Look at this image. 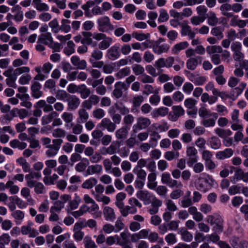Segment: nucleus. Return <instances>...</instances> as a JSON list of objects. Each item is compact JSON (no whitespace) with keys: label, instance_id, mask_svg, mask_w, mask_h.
Listing matches in <instances>:
<instances>
[{"label":"nucleus","instance_id":"obj_34","mask_svg":"<svg viewBox=\"0 0 248 248\" xmlns=\"http://www.w3.org/2000/svg\"><path fill=\"white\" fill-rule=\"evenodd\" d=\"M103 40V41L99 43L98 47L101 50H105L109 47L112 43V39L109 37H106Z\"/></svg>","mask_w":248,"mask_h":248},{"label":"nucleus","instance_id":"obj_12","mask_svg":"<svg viewBox=\"0 0 248 248\" xmlns=\"http://www.w3.org/2000/svg\"><path fill=\"white\" fill-rule=\"evenodd\" d=\"M52 40L53 38L51 33L47 32L39 36L37 43L43 44L49 46L52 42Z\"/></svg>","mask_w":248,"mask_h":248},{"label":"nucleus","instance_id":"obj_9","mask_svg":"<svg viewBox=\"0 0 248 248\" xmlns=\"http://www.w3.org/2000/svg\"><path fill=\"white\" fill-rule=\"evenodd\" d=\"M71 62L72 64L77 69L84 70L87 67V62L85 60H80L77 56H73L71 58Z\"/></svg>","mask_w":248,"mask_h":248},{"label":"nucleus","instance_id":"obj_19","mask_svg":"<svg viewBox=\"0 0 248 248\" xmlns=\"http://www.w3.org/2000/svg\"><path fill=\"white\" fill-rule=\"evenodd\" d=\"M162 204L161 200L155 198L151 203V208L149 210V212L151 215H155L158 213V208Z\"/></svg>","mask_w":248,"mask_h":248},{"label":"nucleus","instance_id":"obj_4","mask_svg":"<svg viewBox=\"0 0 248 248\" xmlns=\"http://www.w3.org/2000/svg\"><path fill=\"white\" fill-rule=\"evenodd\" d=\"M3 75L8 78L6 83L8 86L16 88V70L14 71L12 68H8L4 73Z\"/></svg>","mask_w":248,"mask_h":248},{"label":"nucleus","instance_id":"obj_37","mask_svg":"<svg viewBox=\"0 0 248 248\" xmlns=\"http://www.w3.org/2000/svg\"><path fill=\"white\" fill-rule=\"evenodd\" d=\"M112 107H114L115 108V109L119 110L120 112L122 115H128L129 114V109L126 107L122 103L120 104L118 103H115Z\"/></svg>","mask_w":248,"mask_h":248},{"label":"nucleus","instance_id":"obj_15","mask_svg":"<svg viewBox=\"0 0 248 248\" xmlns=\"http://www.w3.org/2000/svg\"><path fill=\"white\" fill-rule=\"evenodd\" d=\"M149 132L151 137L149 142L151 144V147L154 148L157 145V141L161 138V136L159 135L157 131L153 129H150Z\"/></svg>","mask_w":248,"mask_h":248},{"label":"nucleus","instance_id":"obj_14","mask_svg":"<svg viewBox=\"0 0 248 248\" xmlns=\"http://www.w3.org/2000/svg\"><path fill=\"white\" fill-rule=\"evenodd\" d=\"M100 125L101 126L106 128L110 132H113L116 128L115 124L112 122L109 119L107 118L102 120Z\"/></svg>","mask_w":248,"mask_h":248},{"label":"nucleus","instance_id":"obj_5","mask_svg":"<svg viewBox=\"0 0 248 248\" xmlns=\"http://www.w3.org/2000/svg\"><path fill=\"white\" fill-rule=\"evenodd\" d=\"M41 173L40 171H30L29 173L25 176V179L27 180L28 186L30 188L33 187V185L37 181L33 179L35 178L37 180H39L41 178Z\"/></svg>","mask_w":248,"mask_h":248},{"label":"nucleus","instance_id":"obj_43","mask_svg":"<svg viewBox=\"0 0 248 248\" xmlns=\"http://www.w3.org/2000/svg\"><path fill=\"white\" fill-rule=\"evenodd\" d=\"M63 207V202L59 200L55 201L54 203V205L50 208V212H52V211L59 212Z\"/></svg>","mask_w":248,"mask_h":248},{"label":"nucleus","instance_id":"obj_30","mask_svg":"<svg viewBox=\"0 0 248 248\" xmlns=\"http://www.w3.org/2000/svg\"><path fill=\"white\" fill-rule=\"evenodd\" d=\"M89 161L87 158H83L81 162L76 165L75 170L78 172L83 171L89 165Z\"/></svg>","mask_w":248,"mask_h":248},{"label":"nucleus","instance_id":"obj_1","mask_svg":"<svg viewBox=\"0 0 248 248\" xmlns=\"http://www.w3.org/2000/svg\"><path fill=\"white\" fill-rule=\"evenodd\" d=\"M97 23L98 30L100 31L107 32L114 29V26L110 23V19L107 16L99 17L97 20Z\"/></svg>","mask_w":248,"mask_h":248},{"label":"nucleus","instance_id":"obj_40","mask_svg":"<svg viewBox=\"0 0 248 248\" xmlns=\"http://www.w3.org/2000/svg\"><path fill=\"white\" fill-rule=\"evenodd\" d=\"M169 18V15L167 11L164 9H161L159 11V16L158 18L159 23H162L167 21Z\"/></svg>","mask_w":248,"mask_h":248},{"label":"nucleus","instance_id":"obj_55","mask_svg":"<svg viewBox=\"0 0 248 248\" xmlns=\"http://www.w3.org/2000/svg\"><path fill=\"white\" fill-rule=\"evenodd\" d=\"M133 172L137 175L138 179L146 180V172L142 169H136L134 168L133 170Z\"/></svg>","mask_w":248,"mask_h":248},{"label":"nucleus","instance_id":"obj_20","mask_svg":"<svg viewBox=\"0 0 248 248\" xmlns=\"http://www.w3.org/2000/svg\"><path fill=\"white\" fill-rule=\"evenodd\" d=\"M58 113L56 111H52L47 115H45L42 117L41 123L43 125L49 124L54 118L58 117Z\"/></svg>","mask_w":248,"mask_h":248},{"label":"nucleus","instance_id":"obj_24","mask_svg":"<svg viewBox=\"0 0 248 248\" xmlns=\"http://www.w3.org/2000/svg\"><path fill=\"white\" fill-rule=\"evenodd\" d=\"M206 18H207V23L210 26H215L218 23V18L216 14L212 11H210L207 14Z\"/></svg>","mask_w":248,"mask_h":248},{"label":"nucleus","instance_id":"obj_7","mask_svg":"<svg viewBox=\"0 0 248 248\" xmlns=\"http://www.w3.org/2000/svg\"><path fill=\"white\" fill-rule=\"evenodd\" d=\"M66 101L69 109L75 110L79 106L80 101L79 98L75 95H70L67 98Z\"/></svg>","mask_w":248,"mask_h":248},{"label":"nucleus","instance_id":"obj_58","mask_svg":"<svg viewBox=\"0 0 248 248\" xmlns=\"http://www.w3.org/2000/svg\"><path fill=\"white\" fill-rule=\"evenodd\" d=\"M49 26L52 29V31L54 33H57L60 31L58 21L56 18H54L49 22Z\"/></svg>","mask_w":248,"mask_h":248},{"label":"nucleus","instance_id":"obj_64","mask_svg":"<svg viewBox=\"0 0 248 248\" xmlns=\"http://www.w3.org/2000/svg\"><path fill=\"white\" fill-rule=\"evenodd\" d=\"M167 210L170 212H174L178 210L176 205L174 202L171 200H168L166 202Z\"/></svg>","mask_w":248,"mask_h":248},{"label":"nucleus","instance_id":"obj_35","mask_svg":"<svg viewBox=\"0 0 248 248\" xmlns=\"http://www.w3.org/2000/svg\"><path fill=\"white\" fill-rule=\"evenodd\" d=\"M97 180L94 178H91L86 180L82 184V187L86 189H91L96 185Z\"/></svg>","mask_w":248,"mask_h":248},{"label":"nucleus","instance_id":"obj_16","mask_svg":"<svg viewBox=\"0 0 248 248\" xmlns=\"http://www.w3.org/2000/svg\"><path fill=\"white\" fill-rule=\"evenodd\" d=\"M168 108L162 107L154 109L151 113V115L153 118H156L159 116H165L168 113Z\"/></svg>","mask_w":248,"mask_h":248},{"label":"nucleus","instance_id":"obj_50","mask_svg":"<svg viewBox=\"0 0 248 248\" xmlns=\"http://www.w3.org/2000/svg\"><path fill=\"white\" fill-rule=\"evenodd\" d=\"M46 148H47L48 149L46 151V154L47 156L49 157L54 156L58 153L59 150L51 146V145L46 146Z\"/></svg>","mask_w":248,"mask_h":248},{"label":"nucleus","instance_id":"obj_36","mask_svg":"<svg viewBox=\"0 0 248 248\" xmlns=\"http://www.w3.org/2000/svg\"><path fill=\"white\" fill-rule=\"evenodd\" d=\"M71 22L68 19H63L61 21V25L60 27V30L64 31L65 33H67L71 30Z\"/></svg>","mask_w":248,"mask_h":248},{"label":"nucleus","instance_id":"obj_61","mask_svg":"<svg viewBox=\"0 0 248 248\" xmlns=\"http://www.w3.org/2000/svg\"><path fill=\"white\" fill-rule=\"evenodd\" d=\"M105 115V111L102 108H96L93 112V116L98 119H100L104 117Z\"/></svg>","mask_w":248,"mask_h":248},{"label":"nucleus","instance_id":"obj_48","mask_svg":"<svg viewBox=\"0 0 248 248\" xmlns=\"http://www.w3.org/2000/svg\"><path fill=\"white\" fill-rule=\"evenodd\" d=\"M137 211V208L134 206H125V209H123L122 211V215L124 217H126L129 213L133 214Z\"/></svg>","mask_w":248,"mask_h":248},{"label":"nucleus","instance_id":"obj_62","mask_svg":"<svg viewBox=\"0 0 248 248\" xmlns=\"http://www.w3.org/2000/svg\"><path fill=\"white\" fill-rule=\"evenodd\" d=\"M196 10L198 14L201 17H206L207 12L208 11L207 8L204 5H200L196 8Z\"/></svg>","mask_w":248,"mask_h":248},{"label":"nucleus","instance_id":"obj_63","mask_svg":"<svg viewBox=\"0 0 248 248\" xmlns=\"http://www.w3.org/2000/svg\"><path fill=\"white\" fill-rule=\"evenodd\" d=\"M206 81V78L204 76H199L197 75L196 78L192 80V82L195 85H202Z\"/></svg>","mask_w":248,"mask_h":248},{"label":"nucleus","instance_id":"obj_52","mask_svg":"<svg viewBox=\"0 0 248 248\" xmlns=\"http://www.w3.org/2000/svg\"><path fill=\"white\" fill-rule=\"evenodd\" d=\"M120 145L118 143L113 142L109 147H108V150L109 155H113L115 153H118L119 151Z\"/></svg>","mask_w":248,"mask_h":248},{"label":"nucleus","instance_id":"obj_47","mask_svg":"<svg viewBox=\"0 0 248 248\" xmlns=\"http://www.w3.org/2000/svg\"><path fill=\"white\" fill-rule=\"evenodd\" d=\"M133 37L135 38L136 40L139 41H142L143 40L147 39L150 36L149 33H138L137 32H133L132 34Z\"/></svg>","mask_w":248,"mask_h":248},{"label":"nucleus","instance_id":"obj_22","mask_svg":"<svg viewBox=\"0 0 248 248\" xmlns=\"http://www.w3.org/2000/svg\"><path fill=\"white\" fill-rule=\"evenodd\" d=\"M92 205L89 207L86 205H84L83 208L85 209V212L88 211L89 213H92L94 217H98L101 216V213L100 212H97L99 209L98 205L95 203H92Z\"/></svg>","mask_w":248,"mask_h":248},{"label":"nucleus","instance_id":"obj_17","mask_svg":"<svg viewBox=\"0 0 248 248\" xmlns=\"http://www.w3.org/2000/svg\"><path fill=\"white\" fill-rule=\"evenodd\" d=\"M222 16L228 18L233 16V13L230 12L232 10V5L229 3H224L221 5L219 8Z\"/></svg>","mask_w":248,"mask_h":248},{"label":"nucleus","instance_id":"obj_23","mask_svg":"<svg viewBox=\"0 0 248 248\" xmlns=\"http://www.w3.org/2000/svg\"><path fill=\"white\" fill-rule=\"evenodd\" d=\"M120 56V53L118 47L113 46L108 50V57L109 59L114 61L119 58Z\"/></svg>","mask_w":248,"mask_h":248},{"label":"nucleus","instance_id":"obj_28","mask_svg":"<svg viewBox=\"0 0 248 248\" xmlns=\"http://www.w3.org/2000/svg\"><path fill=\"white\" fill-rule=\"evenodd\" d=\"M78 93L80 94V97L82 99H86L91 94V91L85 84L79 85Z\"/></svg>","mask_w":248,"mask_h":248},{"label":"nucleus","instance_id":"obj_51","mask_svg":"<svg viewBox=\"0 0 248 248\" xmlns=\"http://www.w3.org/2000/svg\"><path fill=\"white\" fill-rule=\"evenodd\" d=\"M206 17H201L199 16H193L190 18L191 24L194 26H198L203 23L205 20Z\"/></svg>","mask_w":248,"mask_h":248},{"label":"nucleus","instance_id":"obj_18","mask_svg":"<svg viewBox=\"0 0 248 248\" xmlns=\"http://www.w3.org/2000/svg\"><path fill=\"white\" fill-rule=\"evenodd\" d=\"M103 214L105 219L107 221H113L116 218L113 209L108 206L104 208Z\"/></svg>","mask_w":248,"mask_h":248},{"label":"nucleus","instance_id":"obj_41","mask_svg":"<svg viewBox=\"0 0 248 248\" xmlns=\"http://www.w3.org/2000/svg\"><path fill=\"white\" fill-rule=\"evenodd\" d=\"M209 143L211 147L215 150L219 149L221 144L220 140L216 137H212L209 140Z\"/></svg>","mask_w":248,"mask_h":248},{"label":"nucleus","instance_id":"obj_59","mask_svg":"<svg viewBox=\"0 0 248 248\" xmlns=\"http://www.w3.org/2000/svg\"><path fill=\"white\" fill-rule=\"evenodd\" d=\"M172 110L173 113L179 117L185 113V110L181 106H174L172 107Z\"/></svg>","mask_w":248,"mask_h":248},{"label":"nucleus","instance_id":"obj_38","mask_svg":"<svg viewBox=\"0 0 248 248\" xmlns=\"http://www.w3.org/2000/svg\"><path fill=\"white\" fill-rule=\"evenodd\" d=\"M188 45V43L186 41L180 42L174 46L172 51L174 54H177L180 50L186 48Z\"/></svg>","mask_w":248,"mask_h":248},{"label":"nucleus","instance_id":"obj_45","mask_svg":"<svg viewBox=\"0 0 248 248\" xmlns=\"http://www.w3.org/2000/svg\"><path fill=\"white\" fill-rule=\"evenodd\" d=\"M132 69L134 72V73L136 75H140L141 76L144 73V67L140 64H134L132 66Z\"/></svg>","mask_w":248,"mask_h":248},{"label":"nucleus","instance_id":"obj_11","mask_svg":"<svg viewBox=\"0 0 248 248\" xmlns=\"http://www.w3.org/2000/svg\"><path fill=\"white\" fill-rule=\"evenodd\" d=\"M202 62V58L200 56H196L194 58H190L187 60L186 67L188 69L194 70L197 67L198 63L201 64Z\"/></svg>","mask_w":248,"mask_h":248},{"label":"nucleus","instance_id":"obj_49","mask_svg":"<svg viewBox=\"0 0 248 248\" xmlns=\"http://www.w3.org/2000/svg\"><path fill=\"white\" fill-rule=\"evenodd\" d=\"M120 236L121 237L118 236V245L121 246L126 245L128 239L127 234L124 232H122L121 233Z\"/></svg>","mask_w":248,"mask_h":248},{"label":"nucleus","instance_id":"obj_33","mask_svg":"<svg viewBox=\"0 0 248 248\" xmlns=\"http://www.w3.org/2000/svg\"><path fill=\"white\" fill-rule=\"evenodd\" d=\"M215 132L219 137L225 139L232 134V132L229 129H223L217 128L215 129Z\"/></svg>","mask_w":248,"mask_h":248},{"label":"nucleus","instance_id":"obj_13","mask_svg":"<svg viewBox=\"0 0 248 248\" xmlns=\"http://www.w3.org/2000/svg\"><path fill=\"white\" fill-rule=\"evenodd\" d=\"M108 112L115 125L120 124L122 120L121 116L120 114L117 113V111L114 107H110L108 109Z\"/></svg>","mask_w":248,"mask_h":248},{"label":"nucleus","instance_id":"obj_56","mask_svg":"<svg viewBox=\"0 0 248 248\" xmlns=\"http://www.w3.org/2000/svg\"><path fill=\"white\" fill-rule=\"evenodd\" d=\"M211 33L213 35L217 36L218 39H222L224 37L221 29L219 27H216L213 28Z\"/></svg>","mask_w":248,"mask_h":248},{"label":"nucleus","instance_id":"obj_6","mask_svg":"<svg viewBox=\"0 0 248 248\" xmlns=\"http://www.w3.org/2000/svg\"><path fill=\"white\" fill-rule=\"evenodd\" d=\"M32 84L31 87V94L32 97L34 98H39L41 97L43 94V92L40 90L41 85L37 81H32Z\"/></svg>","mask_w":248,"mask_h":248},{"label":"nucleus","instance_id":"obj_27","mask_svg":"<svg viewBox=\"0 0 248 248\" xmlns=\"http://www.w3.org/2000/svg\"><path fill=\"white\" fill-rule=\"evenodd\" d=\"M223 220L222 218L220 215L217 214H214L213 215L208 216L206 221L211 225H214L221 221H223Z\"/></svg>","mask_w":248,"mask_h":248},{"label":"nucleus","instance_id":"obj_25","mask_svg":"<svg viewBox=\"0 0 248 248\" xmlns=\"http://www.w3.org/2000/svg\"><path fill=\"white\" fill-rule=\"evenodd\" d=\"M102 167L101 165L95 164L88 166L86 173L87 175H92L93 174H97L100 173L102 170Z\"/></svg>","mask_w":248,"mask_h":248},{"label":"nucleus","instance_id":"obj_8","mask_svg":"<svg viewBox=\"0 0 248 248\" xmlns=\"http://www.w3.org/2000/svg\"><path fill=\"white\" fill-rule=\"evenodd\" d=\"M125 84L121 81H118L114 85V89L112 92L113 96L119 99L122 97L123 94V90L125 87Z\"/></svg>","mask_w":248,"mask_h":248},{"label":"nucleus","instance_id":"obj_10","mask_svg":"<svg viewBox=\"0 0 248 248\" xmlns=\"http://www.w3.org/2000/svg\"><path fill=\"white\" fill-rule=\"evenodd\" d=\"M170 48V46L167 44L164 43L163 44L154 43L153 46V51L156 54L160 55L163 53L168 52Z\"/></svg>","mask_w":248,"mask_h":248},{"label":"nucleus","instance_id":"obj_44","mask_svg":"<svg viewBox=\"0 0 248 248\" xmlns=\"http://www.w3.org/2000/svg\"><path fill=\"white\" fill-rule=\"evenodd\" d=\"M242 93V89L237 87L235 88H233L230 91V98L231 99L232 101H234L236 99L237 97L241 94Z\"/></svg>","mask_w":248,"mask_h":248},{"label":"nucleus","instance_id":"obj_42","mask_svg":"<svg viewBox=\"0 0 248 248\" xmlns=\"http://www.w3.org/2000/svg\"><path fill=\"white\" fill-rule=\"evenodd\" d=\"M75 44L72 41H69L67 46L64 49V53L67 55H70L75 52Z\"/></svg>","mask_w":248,"mask_h":248},{"label":"nucleus","instance_id":"obj_2","mask_svg":"<svg viewBox=\"0 0 248 248\" xmlns=\"http://www.w3.org/2000/svg\"><path fill=\"white\" fill-rule=\"evenodd\" d=\"M150 120L146 117H140L137 119V123L133 125L132 131L137 133L139 131L144 129L151 124Z\"/></svg>","mask_w":248,"mask_h":248},{"label":"nucleus","instance_id":"obj_54","mask_svg":"<svg viewBox=\"0 0 248 248\" xmlns=\"http://www.w3.org/2000/svg\"><path fill=\"white\" fill-rule=\"evenodd\" d=\"M207 52L209 54H213L215 53H221L222 51V47L219 46H208L206 47Z\"/></svg>","mask_w":248,"mask_h":248},{"label":"nucleus","instance_id":"obj_39","mask_svg":"<svg viewBox=\"0 0 248 248\" xmlns=\"http://www.w3.org/2000/svg\"><path fill=\"white\" fill-rule=\"evenodd\" d=\"M131 71L129 67H125L119 70L116 73V77L118 79H121L130 74Z\"/></svg>","mask_w":248,"mask_h":248},{"label":"nucleus","instance_id":"obj_31","mask_svg":"<svg viewBox=\"0 0 248 248\" xmlns=\"http://www.w3.org/2000/svg\"><path fill=\"white\" fill-rule=\"evenodd\" d=\"M128 134L127 128L123 126L116 131L115 135L118 139L124 140L127 137Z\"/></svg>","mask_w":248,"mask_h":248},{"label":"nucleus","instance_id":"obj_60","mask_svg":"<svg viewBox=\"0 0 248 248\" xmlns=\"http://www.w3.org/2000/svg\"><path fill=\"white\" fill-rule=\"evenodd\" d=\"M70 95L65 91L59 90L56 93V97L59 100H63L68 98Z\"/></svg>","mask_w":248,"mask_h":248},{"label":"nucleus","instance_id":"obj_57","mask_svg":"<svg viewBox=\"0 0 248 248\" xmlns=\"http://www.w3.org/2000/svg\"><path fill=\"white\" fill-rule=\"evenodd\" d=\"M158 91L156 90L154 92V94L152 95L150 97L149 102L151 104L156 106L160 102V98L158 95Z\"/></svg>","mask_w":248,"mask_h":248},{"label":"nucleus","instance_id":"obj_29","mask_svg":"<svg viewBox=\"0 0 248 248\" xmlns=\"http://www.w3.org/2000/svg\"><path fill=\"white\" fill-rule=\"evenodd\" d=\"M79 118H78V123H83L88 119L89 114L84 108H80L78 111Z\"/></svg>","mask_w":248,"mask_h":248},{"label":"nucleus","instance_id":"obj_32","mask_svg":"<svg viewBox=\"0 0 248 248\" xmlns=\"http://www.w3.org/2000/svg\"><path fill=\"white\" fill-rule=\"evenodd\" d=\"M20 98H19L21 102L20 105L22 107H26L27 108H31L32 107V103L29 101L30 99V96L29 94H24L23 96H20Z\"/></svg>","mask_w":248,"mask_h":248},{"label":"nucleus","instance_id":"obj_46","mask_svg":"<svg viewBox=\"0 0 248 248\" xmlns=\"http://www.w3.org/2000/svg\"><path fill=\"white\" fill-rule=\"evenodd\" d=\"M137 197L140 200L146 202L149 198V192L147 190H139L137 193Z\"/></svg>","mask_w":248,"mask_h":248},{"label":"nucleus","instance_id":"obj_3","mask_svg":"<svg viewBox=\"0 0 248 248\" xmlns=\"http://www.w3.org/2000/svg\"><path fill=\"white\" fill-rule=\"evenodd\" d=\"M231 49L233 52V58L235 61L240 62L244 58V55L241 52L242 45L239 42H233L231 46Z\"/></svg>","mask_w":248,"mask_h":248},{"label":"nucleus","instance_id":"obj_21","mask_svg":"<svg viewBox=\"0 0 248 248\" xmlns=\"http://www.w3.org/2000/svg\"><path fill=\"white\" fill-rule=\"evenodd\" d=\"M32 5L38 11H47L49 10L48 5L42 2L41 0H33Z\"/></svg>","mask_w":248,"mask_h":248},{"label":"nucleus","instance_id":"obj_53","mask_svg":"<svg viewBox=\"0 0 248 248\" xmlns=\"http://www.w3.org/2000/svg\"><path fill=\"white\" fill-rule=\"evenodd\" d=\"M103 57V52L98 49H95L93 50L91 54V57L89 60H100Z\"/></svg>","mask_w":248,"mask_h":248},{"label":"nucleus","instance_id":"obj_26","mask_svg":"<svg viewBox=\"0 0 248 248\" xmlns=\"http://www.w3.org/2000/svg\"><path fill=\"white\" fill-rule=\"evenodd\" d=\"M179 233L181 235L182 240L184 241L190 242L192 241L193 235L186 228H181L179 230Z\"/></svg>","mask_w":248,"mask_h":248}]
</instances>
